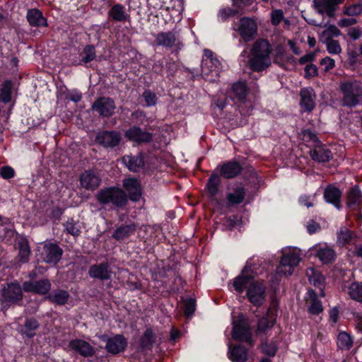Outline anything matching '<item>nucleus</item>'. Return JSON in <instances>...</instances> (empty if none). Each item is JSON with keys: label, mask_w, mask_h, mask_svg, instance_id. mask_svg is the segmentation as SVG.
Segmentation results:
<instances>
[{"label": "nucleus", "mask_w": 362, "mask_h": 362, "mask_svg": "<svg viewBox=\"0 0 362 362\" xmlns=\"http://www.w3.org/2000/svg\"><path fill=\"white\" fill-rule=\"evenodd\" d=\"M155 42L157 45L166 48L175 47L180 49L182 46L179 32L175 30L158 33Z\"/></svg>", "instance_id": "11"}, {"label": "nucleus", "mask_w": 362, "mask_h": 362, "mask_svg": "<svg viewBox=\"0 0 362 362\" xmlns=\"http://www.w3.org/2000/svg\"><path fill=\"white\" fill-rule=\"evenodd\" d=\"M324 43L326 45L327 49L329 54H337L341 52V48L337 40L327 39L324 40Z\"/></svg>", "instance_id": "49"}, {"label": "nucleus", "mask_w": 362, "mask_h": 362, "mask_svg": "<svg viewBox=\"0 0 362 362\" xmlns=\"http://www.w3.org/2000/svg\"><path fill=\"white\" fill-rule=\"evenodd\" d=\"M347 35L354 40L359 39L362 36V28L354 27L349 29Z\"/></svg>", "instance_id": "59"}, {"label": "nucleus", "mask_w": 362, "mask_h": 362, "mask_svg": "<svg viewBox=\"0 0 362 362\" xmlns=\"http://www.w3.org/2000/svg\"><path fill=\"white\" fill-rule=\"evenodd\" d=\"M341 35V31L334 25H329L322 32V37L324 40L332 39L334 37H337Z\"/></svg>", "instance_id": "50"}, {"label": "nucleus", "mask_w": 362, "mask_h": 362, "mask_svg": "<svg viewBox=\"0 0 362 362\" xmlns=\"http://www.w3.org/2000/svg\"><path fill=\"white\" fill-rule=\"evenodd\" d=\"M320 64L324 66L325 71H328L334 67L335 61L329 57H326L321 60Z\"/></svg>", "instance_id": "58"}, {"label": "nucleus", "mask_w": 362, "mask_h": 362, "mask_svg": "<svg viewBox=\"0 0 362 362\" xmlns=\"http://www.w3.org/2000/svg\"><path fill=\"white\" fill-rule=\"evenodd\" d=\"M81 56V62L84 64L93 61L96 57L94 47L91 45L85 47Z\"/></svg>", "instance_id": "48"}, {"label": "nucleus", "mask_w": 362, "mask_h": 362, "mask_svg": "<svg viewBox=\"0 0 362 362\" xmlns=\"http://www.w3.org/2000/svg\"><path fill=\"white\" fill-rule=\"evenodd\" d=\"M308 300L310 303L309 306V311L311 314L318 315L322 311V305L317 298L315 293L313 290H309L307 293Z\"/></svg>", "instance_id": "37"}, {"label": "nucleus", "mask_w": 362, "mask_h": 362, "mask_svg": "<svg viewBox=\"0 0 362 362\" xmlns=\"http://www.w3.org/2000/svg\"><path fill=\"white\" fill-rule=\"evenodd\" d=\"M310 256L317 257L323 264H329L334 261L336 252L334 249L325 244L319 243L313 245L308 250Z\"/></svg>", "instance_id": "12"}, {"label": "nucleus", "mask_w": 362, "mask_h": 362, "mask_svg": "<svg viewBox=\"0 0 362 362\" xmlns=\"http://www.w3.org/2000/svg\"><path fill=\"white\" fill-rule=\"evenodd\" d=\"M310 153L313 160L317 162H327L332 158L331 151L320 144L315 145Z\"/></svg>", "instance_id": "28"}, {"label": "nucleus", "mask_w": 362, "mask_h": 362, "mask_svg": "<svg viewBox=\"0 0 362 362\" xmlns=\"http://www.w3.org/2000/svg\"><path fill=\"white\" fill-rule=\"evenodd\" d=\"M39 324L35 319H28L25 325L20 328L22 334L28 337H33L35 334V330L38 328Z\"/></svg>", "instance_id": "40"}, {"label": "nucleus", "mask_w": 362, "mask_h": 362, "mask_svg": "<svg viewBox=\"0 0 362 362\" xmlns=\"http://www.w3.org/2000/svg\"><path fill=\"white\" fill-rule=\"evenodd\" d=\"M153 332L151 329H147L142 337L141 344L144 346H147L153 342Z\"/></svg>", "instance_id": "60"}, {"label": "nucleus", "mask_w": 362, "mask_h": 362, "mask_svg": "<svg viewBox=\"0 0 362 362\" xmlns=\"http://www.w3.org/2000/svg\"><path fill=\"white\" fill-rule=\"evenodd\" d=\"M109 16L115 21L123 22L129 18V16L122 4H115L108 12Z\"/></svg>", "instance_id": "36"}, {"label": "nucleus", "mask_w": 362, "mask_h": 362, "mask_svg": "<svg viewBox=\"0 0 362 362\" xmlns=\"http://www.w3.org/2000/svg\"><path fill=\"white\" fill-rule=\"evenodd\" d=\"M277 305L278 303L275 300L271 302L266 316L263 317L258 322L257 331L259 332H265L267 329H271L274 326L278 311Z\"/></svg>", "instance_id": "15"}, {"label": "nucleus", "mask_w": 362, "mask_h": 362, "mask_svg": "<svg viewBox=\"0 0 362 362\" xmlns=\"http://www.w3.org/2000/svg\"><path fill=\"white\" fill-rule=\"evenodd\" d=\"M12 83L11 81H5L0 90V99L4 103H8L11 100Z\"/></svg>", "instance_id": "44"}, {"label": "nucleus", "mask_w": 362, "mask_h": 362, "mask_svg": "<svg viewBox=\"0 0 362 362\" xmlns=\"http://www.w3.org/2000/svg\"><path fill=\"white\" fill-rule=\"evenodd\" d=\"M284 20L283 11L281 9L273 10L271 13V21L272 25H278Z\"/></svg>", "instance_id": "53"}, {"label": "nucleus", "mask_w": 362, "mask_h": 362, "mask_svg": "<svg viewBox=\"0 0 362 362\" xmlns=\"http://www.w3.org/2000/svg\"><path fill=\"white\" fill-rule=\"evenodd\" d=\"M27 19L33 26H46L47 21L42 13L37 9L29 10L27 13Z\"/></svg>", "instance_id": "34"}, {"label": "nucleus", "mask_w": 362, "mask_h": 362, "mask_svg": "<svg viewBox=\"0 0 362 362\" xmlns=\"http://www.w3.org/2000/svg\"><path fill=\"white\" fill-rule=\"evenodd\" d=\"M271 47L269 42L259 40L255 42L247 64L254 71L259 72L265 70L271 65Z\"/></svg>", "instance_id": "1"}, {"label": "nucleus", "mask_w": 362, "mask_h": 362, "mask_svg": "<svg viewBox=\"0 0 362 362\" xmlns=\"http://www.w3.org/2000/svg\"><path fill=\"white\" fill-rule=\"evenodd\" d=\"M120 141L121 135L115 131L101 132L96 136V141L105 148H113L117 146Z\"/></svg>", "instance_id": "18"}, {"label": "nucleus", "mask_w": 362, "mask_h": 362, "mask_svg": "<svg viewBox=\"0 0 362 362\" xmlns=\"http://www.w3.org/2000/svg\"><path fill=\"white\" fill-rule=\"evenodd\" d=\"M66 230L74 236H78L81 233V223L79 221L69 220L64 225Z\"/></svg>", "instance_id": "47"}, {"label": "nucleus", "mask_w": 362, "mask_h": 362, "mask_svg": "<svg viewBox=\"0 0 362 362\" xmlns=\"http://www.w3.org/2000/svg\"><path fill=\"white\" fill-rule=\"evenodd\" d=\"M303 139L306 142H312L315 146L320 144L317 136L309 129L303 132Z\"/></svg>", "instance_id": "55"}, {"label": "nucleus", "mask_w": 362, "mask_h": 362, "mask_svg": "<svg viewBox=\"0 0 362 362\" xmlns=\"http://www.w3.org/2000/svg\"><path fill=\"white\" fill-rule=\"evenodd\" d=\"M245 194V189L242 187H238L235 189L233 192L228 194L227 199L230 204H238L243 201Z\"/></svg>", "instance_id": "42"}, {"label": "nucleus", "mask_w": 362, "mask_h": 362, "mask_svg": "<svg viewBox=\"0 0 362 362\" xmlns=\"http://www.w3.org/2000/svg\"><path fill=\"white\" fill-rule=\"evenodd\" d=\"M353 239L351 232L346 228L342 227L337 233V243L340 245L349 244Z\"/></svg>", "instance_id": "43"}, {"label": "nucleus", "mask_w": 362, "mask_h": 362, "mask_svg": "<svg viewBox=\"0 0 362 362\" xmlns=\"http://www.w3.org/2000/svg\"><path fill=\"white\" fill-rule=\"evenodd\" d=\"M232 337L235 340L247 342L252 345L250 329L244 315H240L237 319H233Z\"/></svg>", "instance_id": "7"}, {"label": "nucleus", "mask_w": 362, "mask_h": 362, "mask_svg": "<svg viewBox=\"0 0 362 362\" xmlns=\"http://www.w3.org/2000/svg\"><path fill=\"white\" fill-rule=\"evenodd\" d=\"M350 297L358 302H362V285L358 283H353L349 288Z\"/></svg>", "instance_id": "46"}, {"label": "nucleus", "mask_w": 362, "mask_h": 362, "mask_svg": "<svg viewBox=\"0 0 362 362\" xmlns=\"http://www.w3.org/2000/svg\"><path fill=\"white\" fill-rule=\"evenodd\" d=\"M66 349L74 351L83 357L93 356L95 352L94 347L88 342L78 339L70 341Z\"/></svg>", "instance_id": "16"}, {"label": "nucleus", "mask_w": 362, "mask_h": 362, "mask_svg": "<svg viewBox=\"0 0 362 362\" xmlns=\"http://www.w3.org/2000/svg\"><path fill=\"white\" fill-rule=\"evenodd\" d=\"M246 296L248 300L255 306L262 305L266 298V285L263 281H255L248 287Z\"/></svg>", "instance_id": "10"}, {"label": "nucleus", "mask_w": 362, "mask_h": 362, "mask_svg": "<svg viewBox=\"0 0 362 362\" xmlns=\"http://www.w3.org/2000/svg\"><path fill=\"white\" fill-rule=\"evenodd\" d=\"M241 170L242 168L238 162H228L221 166V174L226 178H233L238 175Z\"/></svg>", "instance_id": "31"}, {"label": "nucleus", "mask_w": 362, "mask_h": 362, "mask_svg": "<svg viewBox=\"0 0 362 362\" xmlns=\"http://www.w3.org/2000/svg\"><path fill=\"white\" fill-rule=\"evenodd\" d=\"M221 182L220 177L217 174H213L206 184L207 192L212 202H218L216 198L218 192V187Z\"/></svg>", "instance_id": "33"}, {"label": "nucleus", "mask_w": 362, "mask_h": 362, "mask_svg": "<svg viewBox=\"0 0 362 362\" xmlns=\"http://www.w3.org/2000/svg\"><path fill=\"white\" fill-rule=\"evenodd\" d=\"M185 315L189 317L191 316L195 310V300L192 298H189L185 300Z\"/></svg>", "instance_id": "54"}, {"label": "nucleus", "mask_w": 362, "mask_h": 362, "mask_svg": "<svg viewBox=\"0 0 362 362\" xmlns=\"http://www.w3.org/2000/svg\"><path fill=\"white\" fill-rule=\"evenodd\" d=\"M135 230V224L122 226L116 228L112 234V237L117 240H122L134 234Z\"/></svg>", "instance_id": "35"}, {"label": "nucleus", "mask_w": 362, "mask_h": 362, "mask_svg": "<svg viewBox=\"0 0 362 362\" xmlns=\"http://www.w3.org/2000/svg\"><path fill=\"white\" fill-rule=\"evenodd\" d=\"M97 199L103 204L122 206L127 202V196L120 189L110 187L101 189L97 194Z\"/></svg>", "instance_id": "5"}, {"label": "nucleus", "mask_w": 362, "mask_h": 362, "mask_svg": "<svg viewBox=\"0 0 362 362\" xmlns=\"http://www.w3.org/2000/svg\"><path fill=\"white\" fill-rule=\"evenodd\" d=\"M357 23L356 19L354 18H343L338 22V25L341 28H346L353 25Z\"/></svg>", "instance_id": "64"}, {"label": "nucleus", "mask_w": 362, "mask_h": 362, "mask_svg": "<svg viewBox=\"0 0 362 362\" xmlns=\"http://www.w3.org/2000/svg\"><path fill=\"white\" fill-rule=\"evenodd\" d=\"M80 184L87 190H95L100 184V178L92 170L85 171L80 176Z\"/></svg>", "instance_id": "22"}, {"label": "nucleus", "mask_w": 362, "mask_h": 362, "mask_svg": "<svg viewBox=\"0 0 362 362\" xmlns=\"http://www.w3.org/2000/svg\"><path fill=\"white\" fill-rule=\"evenodd\" d=\"M237 13V8H224L220 10L218 16L221 20L226 21L228 18L234 16Z\"/></svg>", "instance_id": "56"}, {"label": "nucleus", "mask_w": 362, "mask_h": 362, "mask_svg": "<svg viewBox=\"0 0 362 362\" xmlns=\"http://www.w3.org/2000/svg\"><path fill=\"white\" fill-rule=\"evenodd\" d=\"M228 355L233 362H245L247 359V351L241 345L228 344Z\"/></svg>", "instance_id": "25"}, {"label": "nucleus", "mask_w": 362, "mask_h": 362, "mask_svg": "<svg viewBox=\"0 0 362 362\" xmlns=\"http://www.w3.org/2000/svg\"><path fill=\"white\" fill-rule=\"evenodd\" d=\"M338 346L341 349H349L353 344L351 336L346 332H340L337 338Z\"/></svg>", "instance_id": "45"}, {"label": "nucleus", "mask_w": 362, "mask_h": 362, "mask_svg": "<svg viewBox=\"0 0 362 362\" xmlns=\"http://www.w3.org/2000/svg\"><path fill=\"white\" fill-rule=\"evenodd\" d=\"M306 275L310 284H313L315 287H318L321 291V296H324L322 290L323 284L325 281L324 276L319 271L314 268H309L306 271Z\"/></svg>", "instance_id": "32"}, {"label": "nucleus", "mask_w": 362, "mask_h": 362, "mask_svg": "<svg viewBox=\"0 0 362 362\" xmlns=\"http://www.w3.org/2000/svg\"><path fill=\"white\" fill-rule=\"evenodd\" d=\"M37 252L43 262L56 264L61 259L62 251L54 243H44L37 247Z\"/></svg>", "instance_id": "9"}, {"label": "nucleus", "mask_w": 362, "mask_h": 362, "mask_svg": "<svg viewBox=\"0 0 362 362\" xmlns=\"http://www.w3.org/2000/svg\"><path fill=\"white\" fill-rule=\"evenodd\" d=\"M282 256L276 268V274L279 276L292 275L301 261L300 251L296 248L286 247L282 249Z\"/></svg>", "instance_id": "2"}, {"label": "nucleus", "mask_w": 362, "mask_h": 362, "mask_svg": "<svg viewBox=\"0 0 362 362\" xmlns=\"http://www.w3.org/2000/svg\"><path fill=\"white\" fill-rule=\"evenodd\" d=\"M247 94V88L244 82L238 81L233 84L230 91L229 96L232 100L243 102Z\"/></svg>", "instance_id": "27"}, {"label": "nucleus", "mask_w": 362, "mask_h": 362, "mask_svg": "<svg viewBox=\"0 0 362 362\" xmlns=\"http://www.w3.org/2000/svg\"><path fill=\"white\" fill-rule=\"evenodd\" d=\"M90 277L102 281L109 280L112 276V271L110 265L106 262L93 264L88 270Z\"/></svg>", "instance_id": "20"}, {"label": "nucleus", "mask_w": 362, "mask_h": 362, "mask_svg": "<svg viewBox=\"0 0 362 362\" xmlns=\"http://www.w3.org/2000/svg\"><path fill=\"white\" fill-rule=\"evenodd\" d=\"M300 106L307 111H311L315 107V93L311 88H304L300 93Z\"/></svg>", "instance_id": "26"}, {"label": "nucleus", "mask_w": 362, "mask_h": 362, "mask_svg": "<svg viewBox=\"0 0 362 362\" xmlns=\"http://www.w3.org/2000/svg\"><path fill=\"white\" fill-rule=\"evenodd\" d=\"M123 187L128 192L129 199L137 202L141 197V187L139 182L134 178H127L123 181Z\"/></svg>", "instance_id": "23"}, {"label": "nucleus", "mask_w": 362, "mask_h": 362, "mask_svg": "<svg viewBox=\"0 0 362 362\" xmlns=\"http://www.w3.org/2000/svg\"><path fill=\"white\" fill-rule=\"evenodd\" d=\"M124 136L129 141L136 144L148 143L152 139V134L134 126L124 132Z\"/></svg>", "instance_id": "17"}, {"label": "nucleus", "mask_w": 362, "mask_h": 362, "mask_svg": "<svg viewBox=\"0 0 362 362\" xmlns=\"http://www.w3.org/2000/svg\"><path fill=\"white\" fill-rule=\"evenodd\" d=\"M315 196H306L303 195L299 199V203L302 206H305L308 208L313 206Z\"/></svg>", "instance_id": "62"}, {"label": "nucleus", "mask_w": 362, "mask_h": 362, "mask_svg": "<svg viewBox=\"0 0 362 362\" xmlns=\"http://www.w3.org/2000/svg\"><path fill=\"white\" fill-rule=\"evenodd\" d=\"M122 162L132 172H138L143 168L144 161L141 155L136 156H125L122 158Z\"/></svg>", "instance_id": "29"}, {"label": "nucleus", "mask_w": 362, "mask_h": 362, "mask_svg": "<svg viewBox=\"0 0 362 362\" xmlns=\"http://www.w3.org/2000/svg\"><path fill=\"white\" fill-rule=\"evenodd\" d=\"M341 195L339 189L332 186H328L324 193L326 202L332 204L338 209H340Z\"/></svg>", "instance_id": "30"}, {"label": "nucleus", "mask_w": 362, "mask_h": 362, "mask_svg": "<svg viewBox=\"0 0 362 362\" xmlns=\"http://www.w3.org/2000/svg\"><path fill=\"white\" fill-rule=\"evenodd\" d=\"M343 1L344 0H314L313 5L317 13L332 17L334 16L337 5L342 3Z\"/></svg>", "instance_id": "19"}, {"label": "nucleus", "mask_w": 362, "mask_h": 362, "mask_svg": "<svg viewBox=\"0 0 362 362\" xmlns=\"http://www.w3.org/2000/svg\"><path fill=\"white\" fill-rule=\"evenodd\" d=\"M255 281L252 265L247 262L240 274L234 278L230 284L236 292L243 293L244 291L247 292L248 287H250Z\"/></svg>", "instance_id": "6"}, {"label": "nucleus", "mask_w": 362, "mask_h": 362, "mask_svg": "<svg viewBox=\"0 0 362 362\" xmlns=\"http://www.w3.org/2000/svg\"><path fill=\"white\" fill-rule=\"evenodd\" d=\"M143 96L144 98L147 106H152L156 105L157 98L153 93L149 90H146L143 93Z\"/></svg>", "instance_id": "57"}, {"label": "nucleus", "mask_w": 362, "mask_h": 362, "mask_svg": "<svg viewBox=\"0 0 362 362\" xmlns=\"http://www.w3.org/2000/svg\"><path fill=\"white\" fill-rule=\"evenodd\" d=\"M23 290L27 292L45 294L50 288V283L48 280H41L37 282L25 281L23 285Z\"/></svg>", "instance_id": "24"}, {"label": "nucleus", "mask_w": 362, "mask_h": 362, "mask_svg": "<svg viewBox=\"0 0 362 362\" xmlns=\"http://www.w3.org/2000/svg\"><path fill=\"white\" fill-rule=\"evenodd\" d=\"M94 111L104 117H109L113 114L115 109L114 101L108 98H100L92 106Z\"/></svg>", "instance_id": "21"}, {"label": "nucleus", "mask_w": 362, "mask_h": 362, "mask_svg": "<svg viewBox=\"0 0 362 362\" xmlns=\"http://www.w3.org/2000/svg\"><path fill=\"white\" fill-rule=\"evenodd\" d=\"M100 339L106 343V351L112 354H117L124 351L127 346L126 339L120 334L115 335L112 337H107L103 335Z\"/></svg>", "instance_id": "14"}, {"label": "nucleus", "mask_w": 362, "mask_h": 362, "mask_svg": "<svg viewBox=\"0 0 362 362\" xmlns=\"http://www.w3.org/2000/svg\"><path fill=\"white\" fill-rule=\"evenodd\" d=\"M276 350H277L276 346L273 343H272V344L264 343L261 346L262 352L263 354L267 355L269 357L274 356V355L276 354Z\"/></svg>", "instance_id": "52"}, {"label": "nucleus", "mask_w": 362, "mask_h": 362, "mask_svg": "<svg viewBox=\"0 0 362 362\" xmlns=\"http://www.w3.org/2000/svg\"><path fill=\"white\" fill-rule=\"evenodd\" d=\"M0 175L4 179H9L14 176V170L11 167L4 166L1 168Z\"/></svg>", "instance_id": "61"}, {"label": "nucleus", "mask_w": 362, "mask_h": 362, "mask_svg": "<svg viewBox=\"0 0 362 362\" xmlns=\"http://www.w3.org/2000/svg\"><path fill=\"white\" fill-rule=\"evenodd\" d=\"M69 297V295L67 291L64 290H57L52 292L47 298L54 303L64 305L67 302Z\"/></svg>", "instance_id": "41"}, {"label": "nucleus", "mask_w": 362, "mask_h": 362, "mask_svg": "<svg viewBox=\"0 0 362 362\" xmlns=\"http://www.w3.org/2000/svg\"><path fill=\"white\" fill-rule=\"evenodd\" d=\"M18 259L23 263L28 262L30 255V249L27 240L22 239L18 242Z\"/></svg>", "instance_id": "39"}, {"label": "nucleus", "mask_w": 362, "mask_h": 362, "mask_svg": "<svg viewBox=\"0 0 362 362\" xmlns=\"http://www.w3.org/2000/svg\"><path fill=\"white\" fill-rule=\"evenodd\" d=\"M343 93V103L346 106H356L362 98V83L358 81H346L341 85Z\"/></svg>", "instance_id": "4"}, {"label": "nucleus", "mask_w": 362, "mask_h": 362, "mask_svg": "<svg viewBox=\"0 0 362 362\" xmlns=\"http://www.w3.org/2000/svg\"><path fill=\"white\" fill-rule=\"evenodd\" d=\"M317 74V68L315 65L310 64L305 67V76L310 78Z\"/></svg>", "instance_id": "63"}, {"label": "nucleus", "mask_w": 362, "mask_h": 362, "mask_svg": "<svg viewBox=\"0 0 362 362\" xmlns=\"http://www.w3.org/2000/svg\"><path fill=\"white\" fill-rule=\"evenodd\" d=\"M344 13L347 16H358L362 13V4H356L349 6L344 7Z\"/></svg>", "instance_id": "51"}, {"label": "nucleus", "mask_w": 362, "mask_h": 362, "mask_svg": "<svg viewBox=\"0 0 362 362\" xmlns=\"http://www.w3.org/2000/svg\"><path fill=\"white\" fill-rule=\"evenodd\" d=\"M221 70L219 59L209 49H204L202 62V75L209 81L214 82Z\"/></svg>", "instance_id": "3"}, {"label": "nucleus", "mask_w": 362, "mask_h": 362, "mask_svg": "<svg viewBox=\"0 0 362 362\" xmlns=\"http://www.w3.org/2000/svg\"><path fill=\"white\" fill-rule=\"evenodd\" d=\"M233 28L245 42L252 40L257 32L256 22L250 18H240L238 22L233 24Z\"/></svg>", "instance_id": "8"}, {"label": "nucleus", "mask_w": 362, "mask_h": 362, "mask_svg": "<svg viewBox=\"0 0 362 362\" xmlns=\"http://www.w3.org/2000/svg\"><path fill=\"white\" fill-rule=\"evenodd\" d=\"M362 203V194L357 186L353 187L348 193L347 204L349 207L358 206Z\"/></svg>", "instance_id": "38"}, {"label": "nucleus", "mask_w": 362, "mask_h": 362, "mask_svg": "<svg viewBox=\"0 0 362 362\" xmlns=\"http://www.w3.org/2000/svg\"><path fill=\"white\" fill-rule=\"evenodd\" d=\"M22 291L19 284L11 283L7 287L4 288L1 291L0 300L4 306L15 303L21 300Z\"/></svg>", "instance_id": "13"}]
</instances>
